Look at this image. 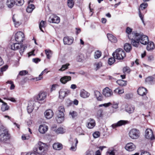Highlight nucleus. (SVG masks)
I'll use <instances>...</instances> for the list:
<instances>
[{
	"label": "nucleus",
	"mask_w": 155,
	"mask_h": 155,
	"mask_svg": "<svg viewBox=\"0 0 155 155\" xmlns=\"http://www.w3.org/2000/svg\"><path fill=\"white\" fill-rule=\"evenodd\" d=\"M64 108L63 106L59 107L58 109V111L57 112V114L64 116Z\"/></svg>",
	"instance_id": "nucleus-31"
},
{
	"label": "nucleus",
	"mask_w": 155,
	"mask_h": 155,
	"mask_svg": "<svg viewBox=\"0 0 155 155\" xmlns=\"http://www.w3.org/2000/svg\"><path fill=\"white\" fill-rule=\"evenodd\" d=\"M90 95L89 93L84 90H81L80 93L81 97L83 98H86L88 97Z\"/></svg>",
	"instance_id": "nucleus-24"
},
{
	"label": "nucleus",
	"mask_w": 155,
	"mask_h": 155,
	"mask_svg": "<svg viewBox=\"0 0 155 155\" xmlns=\"http://www.w3.org/2000/svg\"><path fill=\"white\" fill-rule=\"evenodd\" d=\"M15 39L19 43L22 42L24 40V35L23 32L21 31L17 32L15 35Z\"/></svg>",
	"instance_id": "nucleus-8"
},
{
	"label": "nucleus",
	"mask_w": 155,
	"mask_h": 155,
	"mask_svg": "<svg viewBox=\"0 0 155 155\" xmlns=\"http://www.w3.org/2000/svg\"><path fill=\"white\" fill-rule=\"evenodd\" d=\"M94 153V151L92 150H88L86 152L85 155H93Z\"/></svg>",
	"instance_id": "nucleus-56"
},
{
	"label": "nucleus",
	"mask_w": 155,
	"mask_h": 155,
	"mask_svg": "<svg viewBox=\"0 0 155 155\" xmlns=\"http://www.w3.org/2000/svg\"><path fill=\"white\" fill-rule=\"evenodd\" d=\"M74 142H75V143H73L71 147L70 148V150L72 151H75L77 150V145L78 143L77 138H75Z\"/></svg>",
	"instance_id": "nucleus-23"
},
{
	"label": "nucleus",
	"mask_w": 155,
	"mask_h": 155,
	"mask_svg": "<svg viewBox=\"0 0 155 155\" xmlns=\"http://www.w3.org/2000/svg\"><path fill=\"white\" fill-rule=\"evenodd\" d=\"M101 55V53L99 51H96L95 52L94 54V57L95 59H98L99 58Z\"/></svg>",
	"instance_id": "nucleus-43"
},
{
	"label": "nucleus",
	"mask_w": 155,
	"mask_h": 155,
	"mask_svg": "<svg viewBox=\"0 0 155 155\" xmlns=\"http://www.w3.org/2000/svg\"><path fill=\"white\" fill-rule=\"evenodd\" d=\"M35 100L36 99H35V100H31L28 103V105H29V106H32L33 107H34V104L36 102H35Z\"/></svg>",
	"instance_id": "nucleus-54"
},
{
	"label": "nucleus",
	"mask_w": 155,
	"mask_h": 155,
	"mask_svg": "<svg viewBox=\"0 0 155 155\" xmlns=\"http://www.w3.org/2000/svg\"><path fill=\"white\" fill-rule=\"evenodd\" d=\"M45 51L47 58L50 59L52 54L51 51L49 50H45Z\"/></svg>",
	"instance_id": "nucleus-44"
},
{
	"label": "nucleus",
	"mask_w": 155,
	"mask_h": 155,
	"mask_svg": "<svg viewBox=\"0 0 155 155\" xmlns=\"http://www.w3.org/2000/svg\"><path fill=\"white\" fill-rule=\"evenodd\" d=\"M10 136L7 129L4 128H0V141L5 142L9 140Z\"/></svg>",
	"instance_id": "nucleus-3"
},
{
	"label": "nucleus",
	"mask_w": 155,
	"mask_h": 155,
	"mask_svg": "<svg viewBox=\"0 0 155 155\" xmlns=\"http://www.w3.org/2000/svg\"><path fill=\"white\" fill-rule=\"evenodd\" d=\"M107 37L108 40L112 42L116 43L117 41V38L112 34H108Z\"/></svg>",
	"instance_id": "nucleus-25"
},
{
	"label": "nucleus",
	"mask_w": 155,
	"mask_h": 155,
	"mask_svg": "<svg viewBox=\"0 0 155 155\" xmlns=\"http://www.w3.org/2000/svg\"><path fill=\"white\" fill-rule=\"evenodd\" d=\"M56 119L58 123H61L64 121V116H62V115H60V114H57Z\"/></svg>",
	"instance_id": "nucleus-30"
},
{
	"label": "nucleus",
	"mask_w": 155,
	"mask_h": 155,
	"mask_svg": "<svg viewBox=\"0 0 155 155\" xmlns=\"http://www.w3.org/2000/svg\"><path fill=\"white\" fill-rule=\"evenodd\" d=\"M125 111L129 114L133 113L135 110V107L133 105H128L125 108Z\"/></svg>",
	"instance_id": "nucleus-20"
},
{
	"label": "nucleus",
	"mask_w": 155,
	"mask_h": 155,
	"mask_svg": "<svg viewBox=\"0 0 155 155\" xmlns=\"http://www.w3.org/2000/svg\"><path fill=\"white\" fill-rule=\"evenodd\" d=\"M102 110H99L97 112V116L98 117H101L102 116Z\"/></svg>",
	"instance_id": "nucleus-60"
},
{
	"label": "nucleus",
	"mask_w": 155,
	"mask_h": 155,
	"mask_svg": "<svg viewBox=\"0 0 155 155\" xmlns=\"http://www.w3.org/2000/svg\"><path fill=\"white\" fill-rule=\"evenodd\" d=\"M71 77L69 76H64L61 78L60 81L62 84H65L67 82L71 81Z\"/></svg>",
	"instance_id": "nucleus-22"
},
{
	"label": "nucleus",
	"mask_w": 155,
	"mask_h": 155,
	"mask_svg": "<svg viewBox=\"0 0 155 155\" xmlns=\"http://www.w3.org/2000/svg\"><path fill=\"white\" fill-rule=\"evenodd\" d=\"M95 68L96 70H98L102 66V64L101 62L95 63L94 64Z\"/></svg>",
	"instance_id": "nucleus-48"
},
{
	"label": "nucleus",
	"mask_w": 155,
	"mask_h": 155,
	"mask_svg": "<svg viewBox=\"0 0 155 155\" xmlns=\"http://www.w3.org/2000/svg\"><path fill=\"white\" fill-rule=\"evenodd\" d=\"M128 121L127 120H120L118 121L117 123L113 124L111 126L113 128H114L118 127L125 125L128 123Z\"/></svg>",
	"instance_id": "nucleus-13"
},
{
	"label": "nucleus",
	"mask_w": 155,
	"mask_h": 155,
	"mask_svg": "<svg viewBox=\"0 0 155 155\" xmlns=\"http://www.w3.org/2000/svg\"><path fill=\"white\" fill-rule=\"evenodd\" d=\"M8 68V65H5L2 67L1 68V72H3L5 71L6 69Z\"/></svg>",
	"instance_id": "nucleus-61"
},
{
	"label": "nucleus",
	"mask_w": 155,
	"mask_h": 155,
	"mask_svg": "<svg viewBox=\"0 0 155 155\" xmlns=\"http://www.w3.org/2000/svg\"><path fill=\"white\" fill-rule=\"evenodd\" d=\"M45 22L43 21H41L39 25V28L41 30L42 32H44L43 30L42 29V28H45Z\"/></svg>",
	"instance_id": "nucleus-41"
},
{
	"label": "nucleus",
	"mask_w": 155,
	"mask_h": 155,
	"mask_svg": "<svg viewBox=\"0 0 155 155\" xmlns=\"http://www.w3.org/2000/svg\"><path fill=\"white\" fill-rule=\"evenodd\" d=\"M67 4L68 7L71 8H73L74 5L73 0H68Z\"/></svg>",
	"instance_id": "nucleus-42"
},
{
	"label": "nucleus",
	"mask_w": 155,
	"mask_h": 155,
	"mask_svg": "<svg viewBox=\"0 0 155 155\" xmlns=\"http://www.w3.org/2000/svg\"><path fill=\"white\" fill-rule=\"evenodd\" d=\"M145 136L146 138L150 140H153L155 139L153 131L150 129H147L146 130Z\"/></svg>",
	"instance_id": "nucleus-11"
},
{
	"label": "nucleus",
	"mask_w": 155,
	"mask_h": 155,
	"mask_svg": "<svg viewBox=\"0 0 155 155\" xmlns=\"http://www.w3.org/2000/svg\"><path fill=\"white\" fill-rule=\"evenodd\" d=\"M84 55L82 54H79L76 57L77 61L79 62H82L84 60Z\"/></svg>",
	"instance_id": "nucleus-32"
},
{
	"label": "nucleus",
	"mask_w": 155,
	"mask_h": 155,
	"mask_svg": "<svg viewBox=\"0 0 155 155\" xmlns=\"http://www.w3.org/2000/svg\"><path fill=\"white\" fill-rule=\"evenodd\" d=\"M114 92L115 93L120 94L123 93L124 91L123 89H120L118 88H117L114 90Z\"/></svg>",
	"instance_id": "nucleus-45"
},
{
	"label": "nucleus",
	"mask_w": 155,
	"mask_h": 155,
	"mask_svg": "<svg viewBox=\"0 0 155 155\" xmlns=\"http://www.w3.org/2000/svg\"><path fill=\"white\" fill-rule=\"evenodd\" d=\"M132 29L129 27H127L126 29V32L127 34L128 37L130 40V42L131 44L132 41H134L138 33L136 32H132Z\"/></svg>",
	"instance_id": "nucleus-6"
},
{
	"label": "nucleus",
	"mask_w": 155,
	"mask_h": 155,
	"mask_svg": "<svg viewBox=\"0 0 155 155\" xmlns=\"http://www.w3.org/2000/svg\"><path fill=\"white\" fill-rule=\"evenodd\" d=\"M47 70V69H45L41 73V74L39 75L38 77L36 78L37 80H40L43 77L41 76L43 75L44 73L45 72V71Z\"/></svg>",
	"instance_id": "nucleus-51"
},
{
	"label": "nucleus",
	"mask_w": 155,
	"mask_h": 155,
	"mask_svg": "<svg viewBox=\"0 0 155 155\" xmlns=\"http://www.w3.org/2000/svg\"><path fill=\"white\" fill-rule=\"evenodd\" d=\"M115 58H110L108 59V63L109 65H111L113 64L115 61Z\"/></svg>",
	"instance_id": "nucleus-47"
},
{
	"label": "nucleus",
	"mask_w": 155,
	"mask_h": 155,
	"mask_svg": "<svg viewBox=\"0 0 155 155\" xmlns=\"http://www.w3.org/2000/svg\"><path fill=\"white\" fill-rule=\"evenodd\" d=\"M29 138V137L28 135H26L25 134H23L21 137L22 139L23 140H28Z\"/></svg>",
	"instance_id": "nucleus-62"
},
{
	"label": "nucleus",
	"mask_w": 155,
	"mask_h": 155,
	"mask_svg": "<svg viewBox=\"0 0 155 155\" xmlns=\"http://www.w3.org/2000/svg\"><path fill=\"white\" fill-rule=\"evenodd\" d=\"M148 6L147 3H143L141 4L140 7L141 8L142 10H143L146 8Z\"/></svg>",
	"instance_id": "nucleus-53"
},
{
	"label": "nucleus",
	"mask_w": 155,
	"mask_h": 155,
	"mask_svg": "<svg viewBox=\"0 0 155 155\" xmlns=\"http://www.w3.org/2000/svg\"><path fill=\"white\" fill-rule=\"evenodd\" d=\"M149 41L148 38L142 33H138L134 41H132L131 45L137 47L139 45V42L141 44L145 45Z\"/></svg>",
	"instance_id": "nucleus-1"
},
{
	"label": "nucleus",
	"mask_w": 155,
	"mask_h": 155,
	"mask_svg": "<svg viewBox=\"0 0 155 155\" xmlns=\"http://www.w3.org/2000/svg\"><path fill=\"white\" fill-rule=\"evenodd\" d=\"M28 73V71L26 70L22 71H20L19 74V75L21 76L25 75Z\"/></svg>",
	"instance_id": "nucleus-57"
},
{
	"label": "nucleus",
	"mask_w": 155,
	"mask_h": 155,
	"mask_svg": "<svg viewBox=\"0 0 155 155\" xmlns=\"http://www.w3.org/2000/svg\"><path fill=\"white\" fill-rule=\"evenodd\" d=\"M48 129V126L45 124H43L40 125L38 130L41 133L44 134L47 131Z\"/></svg>",
	"instance_id": "nucleus-15"
},
{
	"label": "nucleus",
	"mask_w": 155,
	"mask_h": 155,
	"mask_svg": "<svg viewBox=\"0 0 155 155\" xmlns=\"http://www.w3.org/2000/svg\"><path fill=\"white\" fill-rule=\"evenodd\" d=\"M123 71L124 73H129L130 71V68L129 67H124L123 69Z\"/></svg>",
	"instance_id": "nucleus-52"
},
{
	"label": "nucleus",
	"mask_w": 155,
	"mask_h": 155,
	"mask_svg": "<svg viewBox=\"0 0 155 155\" xmlns=\"http://www.w3.org/2000/svg\"><path fill=\"white\" fill-rule=\"evenodd\" d=\"M35 8V6L33 4H29L26 9V11L28 13H31Z\"/></svg>",
	"instance_id": "nucleus-33"
},
{
	"label": "nucleus",
	"mask_w": 155,
	"mask_h": 155,
	"mask_svg": "<svg viewBox=\"0 0 155 155\" xmlns=\"http://www.w3.org/2000/svg\"><path fill=\"white\" fill-rule=\"evenodd\" d=\"M46 96V93L45 92H41L36 97V100L42 101L45 99Z\"/></svg>",
	"instance_id": "nucleus-18"
},
{
	"label": "nucleus",
	"mask_w": 155,
	"mask_h": 155,
	"mask_svg": "<svg viewBox=\"0 0 155 155\" xmlns=\"http://www.w3.org/2000/svg\"><path fill=\"white\" fill-rule=\"evenodd\" d=\"M7 100L10 101L12 102H16V100L13 97H8L6 98Z\"/></svg>",
	"instance_id": "nucleus-63"
},
{
	"label": "nucleus",
	"mask_w": 155,
	"mask_h": 155,
	"mask_svg": "<svg viewBox=\"0 0 155 155\" xmlns=\"http://www.w3.org/2000/svg\"><path fill=\"white\" fill-rule=\"evenodd\" d=\"M95 95L97 100L101 101L103 99V97L102 94L98 91H96L94 92Z\"/></svg>",
	"instance_id": "nucleus-29"
},
{
	"label": "nucleus",
	"mask_w": 155,
	"mask_h": 155,
	"mask_svg": "<svg viewBox=\"0 0 155 155\" xmlns=\"http://www.w3.org/2000/svg\"><path fill=\"white\" fill-rule=\"evenodd\" d=\"M48 21L50 23L58 24L60 21V19L58 16L53 15L49 17Z\"/></svg>",
	"instance_id": "nucleus-12"
},
{
	"label": "nucleus",
	"mask_w": 155,
	"mask_h": 155,
	"mask_svg": "<svg viewBox=\"0 0 155 155\" xmlns=\"http://www.w3.org/2000/svg\"><path fill=\"white\" fill-rule=\"evenodd\" d=\"M69 63H67L65 64L62 65L61 68L59 69V71H63L68 68V67L69 65Z\"/></svg>",
	"instance_id": "nucleus-46"
},
{
	"label": "nucleus",
	"mask_w": 155,
	"mask_h": 155,
	"mask_svg": "<svg viewBox=\"0 0 155 155\" xmlns=\"http://www.w3.org/2000/svg\"><path fill=\"white\" fill-rule=\"evenodd\" d=\"M77 112L74 111H71L69 113L70 117L73 119H74L76 118L77 116Z\"/></svg>",
	"instance_id": "nucleus-35"
},
{
	"label": "nucleus",
	"mask_w": 155,
	"mask_h": 155,
	"mask_svg": "<svg viewBox=\"0 0 155 155\" xmlns=\"http://www.w3.org/2000/svg\"><path fill=\"white\" fill-rule=\"evenodd\" d=\"M137 92L139 95L143 96L147 94V90L146 88L143 87H140L137 90Z\"/></svg>",
	"instance_id": "nucleus-19"
},
{
	"label": "nucleus",
	"mask_w": 155,
	"mask_h": 155,
	"mask_svg": "<svg viewBox=\"0 0 155 155\" xmlns=\"http://www.w3.org/2000/svg\"><path fill=\"white\" fill-rule=\"evenodd\" d=\"M114 151L115 150L114 149H113L112 150L109 149L107 151V153L110 155H115Z\"/></svg>",
	"instance_id": "nucleus-59"
},
{
	"label": "nucleus",
	"mask_w": 155,
	"mask_h": 155,
	"mask_svg": "<svg viewBox=\"0 0 155 155\" xmlns=\"http://www.w3.org/2000/svg\"><path fill=\"white\" fill-rule=\"evenodd\" d=\"M12 19H13V21L14 23L15 26V27H18L21 24V22L18 21H17L16 20V18L15 17V16L14 15L13 16Z\"/></svg>",
	"instance_id": "nucleus-38"
},
{
	"label": "nucleus",
	"mask_w": 155,
	"mask_h": 155,
	"mask_svg": "<svg viewBox=\"0 0 155 155\" xmlns=\"http://www.w3.org/2000/svg\"><path fill=\"white\" fill-rule=\"evenodd\" d=\"M73 41V38L68 37H65L63 39V42L64 45H71Z\"/></svg>",
	"instance_id": "nucleus-21"
},
{
	"label": "nucleus",
	"mask_w": 155,
	"mask_h": 155,
	"mask_svg": "<svg viewBox=\"0 0 155 155\" xmlns=\"http://www.w3.org/2000/svg\"><path fill=\"white\" fill-rule=\"evenodd\" d=\"M124 47V50L127 52H129L131 49V46L130 44H125Z\"/></svg>",
	"instance_id": "nucleus-34"
},
{
	"label": "nucleus",
	"mask_w": 155,
	"mask_h": 155,
	"mask_svg": "<svg viewBox=\"0 0 155 155\" xmlns=\"http://www.w3.org/2000/svg\"><path fill=\"white\" fill-rule=\"evenodd\" d=\"M136 148V146L132 143H127L125 147V149L129 151H132Z\"/></svg>",
	"instance_id": "nucleus-14"
},
{
	"label": "nucleus",
	"mask_w": 155,
	"mask_h": 155,
	"mask_svg": "<svg viewBox=\"0 0 155 155\" xmlns=\"http://www.w3.org/2000/svg\"><path fill=\"white\" fill-rule=\"evenodd\" d=\"M100 134L99 132L96 131L93 134V135L94 138H97L99 137Z\"/></svg>",
	"instance_id": "nucleus-55"
},
{
	"label": "nucleus",
	"mask_w": 155,
	"mask_h": 155,
	"mask_svg": "<svg viewBox=\"0 0 155 155\" xmlns=\"http://www.w3.org/2000/svg\"><path fill=\"white\" fill-rule=\"evenodd\" d=\"M140 133L139 130L135 128L131 129L129 132L128 135L132 139H137L139 138Z\"/></svg>",
	"instance_id": "nucleus-5"
},
{
	"label": "nucleus",
	"mask_w": 155,
	"mask_h": 155,
	"mask_svg": "<svg viewBox=\"0 0 155 155\" xmlns=\"http://www.w3.org/2000/svg\"><path fill=\"white\" fill-rule=\"evenodd\" d=\"M153 79L151 77L147 78L145 80V82L147 84H152L153 83Z\"/></svg>",
	"instance_id": "nucleus-40"
},
{
	"label": "nucleus",
	"mask_w": 155,
	"mask_h": 155,
	"mask_svg": "<svg viewBox=\"0 0 155 155\" xmlns=\"http://www.w3.org/2000/svg\"><path fill=\"white\" fill-rule=\"evenodd\" d=\"M112 105V104L110 102H108L107 103H105L103 104H100L99 105V107H102V106H104L105 107H107L110 106Z\"/></svg>",
	"instance_id": "nucleus-50"
},
{
	"label": "nucleus",
	"mask_w": 155,
	"mask_h": 155,
	"mask_svg": "<svg viewBox=\"0 0 155 155\" xmlns=\"http://www.w3.org/2000/svg\"><path fill=\"white\" fill-rule=\"evenodd\" d=\"M23 0H16V4L18 6H21L23 5L24 3Z\"/></svg>",
	"instance_id": "nucleus-49"
},
{
	"label": "nucleus",
	"mask_w": 155,
	"mask_h": 155,
	"mask_svg": "<svg viewBox=\"0 0 155 155\" xmlns=\"http://www.w3.org/2000/svg\"><path fill=\"white\" fill-rule=\"evenodd\" d=\"M10 48L13 50H16L19 49V52L21 54L25 50V48L23 46L20 45L18 42L11 44Z\"/></svg>",
	"instance_id": "nucleus-7"
},
{
	"label": "nucleus",
	"mask_w": 155,
	"mask_h": 155,
	"mask_svg": "<svg viewBox=\"0 0 155 155\" xmlns=\"http://www.w3.org/2000/svg\"><path fill=\"white\" fill-rule=\"evenodd\" d=\"M140 155H151V154L148 152L147 151H144L142 152Z\"/></svg>",
	"instance_id": "nucleus-64"
},
{
	"label": "nucleus",
	"mask_w": 155,
	"mask_h": 155,
	"mask_svg": "<svg viewBox=\"0 0 155 155\" xmlns=\"http://www.w3.org/2000/svg\"><path fill=\"white\" fill-rule=\"evenodd\" d=\"M147 49L148 51H152L155 48L154 43L152 42H149L147 43Z\"/></svg>",
	"instance_id": "nucleus-26"
},
{
	"label": "nucleus",
	"mask_w": 155,
	"mask_h": 155,
	"mask_svg": "<svg viewBox=\"0 0 155 155\" xmlns=\"http://www.w3.org/2000/svg\"><path fill=\"white\" fill-rule=\"evenodd\" d=\"M34 109V107H33L32 106H29V105H28V106L27 107V110L28 112V113H31L33 109Z\"/></svg>",
	"instance_id": "nucleus-58"
},
{
	"label": "nucleus",
	"mask_w": 155,
	"mask_h": 155,
	"mask_svg": "<svg viewBox=\"0 0 155 155\" xmlns=\"http://www.w3.org/2000/svg\"><path fill=\"white\" fill-rule=\"evenodd\" d=\"M9 108V107L7 105V104L3 102V104L2 105L1 109L2 111H4L8 110Z\"/></svg>",
	"instance_id": "nucleus-37"
},
{
	"label": "nucleus",
	"mask_w": 155,
	"mask_h": 155,
	"mask_svg": "<svg viewBox=\"0 0 155 155\" xmlns=\"http://www.w3.org/2000/svg\"><path fill=\"white\" fill-rule=\"evenodd\" d=\"M53 147L55 150H60L62 148V145L59 143H55L53 144Z\"/></svg>",
	"instance_id": "nucleus-27"
},
{
	"label": "nucleus",
	"mask_w": 155,
	"mask_h": 155,
	"mask_svg": "<svg viewBox=\"0 0 155 155\" xmlns=\"http://www.w3.org/2000/svg\"><path fill=\"white\" fill-rule=\"evenodd\" d=\"M15 4L14 0H7L6 2V5L7 6L10 8L12 7Z\"/></svg>",
	"instance_id": "nucleus-28"
},
{
	"label": "nucleus",
	"mask_w": 155,
	"mask_h": 155,
	"mask_svg": "<svg viewBox=\"0 0 155 155\" xmlns=\"http://www.w3.org/2000/svg\"><path fill=\"white\" fill-rule=\"evenodd\" d=\"M96 124L94 119H89L87 123V127L89 129L93 128L95 125Z\"/></svg>",
	"instance_id": "nucleus-16"
},
{
	"label": "nucleus",
	"mask_w": 155,
	"mask_h": 155,
	"mask_svg": "<svg viewBox=\"0 0 155 155\" xmlns=\"http://www.w3.org/2000/svg\"><path fill=\"white\" fill-rule=\"evenodd\" d=\"M70 93V91L67 89H61L59 91V98L61 99H63Z\"/></svg>",
	"instance_id": "nucleus-10"
},
{
	"label": "nucleus",
	"mask_w": 155,
	"mask_h": 155,
	"mask_svg": "<svg viewBox=\"0 0 155 155\" xmlns=\"http://www.w3.org/2000/svg\"><path fill=\"white\" fill-rule=\"evenodd\" d=\"M126 81L122 80H119L117 81V83L119 85L123 86L127 84Z\"/></svg>",
	"instance_id": "nucleus-36"
},
{
	"label": "nucleus",
	"mask_w": 155,
	"mask_h": 155,
	"mask_svg": "<svg viewBox=\"0 0 155 155\" xmlns=\"http://www.w3.org/2000/svg\"><path fill=\"white\" fill-rule=\"evenodd\" d=\"M48 147L45 144L39 142L35 146L33 151L36 153L40 155H44L48 150Z\"/></svg>",
	"instance_id": "nucleus-2"
},
{
	"label": "nucleus",
	"mask_w": 155,
	"mask_h": 155,
	"mask_svg": "<svg viewBox=\"0 0 155 155\" xmlns=\"http://www.w3.org/2000/svg\"><path fill=\"white\" fill-rule=\"evenodd\" d=\"M102 94L103 95L106 97H111L113 95V92L112 90L107 87L103 89Z\"/></svg>",
	"instance_id": "nucleus-9"
},
{
	"label": "nucleus",
	"mask_w": 155,
	"mask_h": 155,
	"mask_svg": "<svg viewBox=\"0 0 155 155\" xmlns=\"http://www.w3.org/2000/svg\"><path fill=\"white\" fill-rule=\"evenodd\" d=\"M112 55L116 59L118 60H123L125 57V53L122 49L119 48L116 50Z\"/></svg>",
	"instance_id": "nucleus-4"
},
{
	"label": "nucleus",
	"mask_w": 155,
	"mask_h": 155,
	"mask_svg": "<svg viewBox=\"0 0 155 155\" xmlns=\"http://www.w3.org/2000/svg\"><path fill=\"white\" fill-rule=\"evenodd\" d=\"M44 115L46 118L47 119H50L53 116L54 113L51 110L48 109L45 111Z\"/></svg>",
	"instance_id": "nucleus-17"
},
{
	"label": "nucleus",
	"mask_w": 155,
	"mask_h": 155,
	"mask_svg": "<svg viewBox=\"0 0 155 155\" xmlns=\"http://www.w3.org/2000/svg\"><path fill=\"white\" fill-rule=\"evenodd\" d=\"M55 133L58 134H63L65 132V130L62 127L58 128L55 131Z\"/></svg>",
	"instance_id": "nucleus-39"
}]
</instances>
